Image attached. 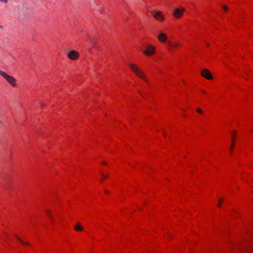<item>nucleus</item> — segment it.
<instances>
[{
    "mask_svg": "<svg viewBox=\"0 0 253 253\" xmlns=\"http://www.w3.org/2000/svg\"><path fill=\"white\" fill-rule=\"evenodd\" d=\"M128 66L132 73L136 77L141 79L146 83L149 82V79L144 71L134 62H130L128 63Z\"/></svg>",
    "mask_w": 253,
    "mask_h": 253,
    "instance_id": "1",
    "label": "nucleus"
},
{
    "mask_svg": "<svg viewBox=\"0 0 253 253\" xmlns=\"http://www.w3.org/2000/svg\"><path fill=\"white\" fill-rule=\"evenodd\" d=\"M182 46V44L178 41L169 42L168 44V48L170 51H176L179 50Z\"/></svg>",
    "mask_w": 253,
    "mask_h": 253,
    "instance_id": "2",
    "label": "nucleus"
},
{
    "mask_svg": "<svg viewBox=\"0 0 253 253\" xmlns=\"http://www.w3.org/2000/svg\"><path fill=\"white\" fill-rule=\"evenodd\" d=\"M156 47L152 44H148L146 46L145 50H143V53L145 56H151L156 53Z\"/></svg>",
    "mask_w": 253,
    "mask_h": 253,
    "instance_id": "3",
    "label": "nucleus"
},
{
    "mask_svg": "<svg viewBox=\"0 0 253 253\" xmlns=\"http://www.w3.org/2000/svg\"><path fill=\"white\" fill-rule=\"evenodd\" d=\"M185 11V8L181 6L176 8L174 10L172 15L175 19H180L183 16Z\"/></svg>",
    "mask_w": 253,
    "mask_h": 253,
    "instance_id": "4",
    "label": "nucleus"
},
{
    "mask_svg": "<svg viewBox=\"0 0 253 253\" xmlns=\"http://www.w3.org/2000/svg\"><path fill=\"white\" fill-rule=\"evenodd\" d=\"M0 74L7 81V82L13 87L17 86L16 80L12 76L8 75L4 72H0Z\"/></svg>",
    "mask_w": 253,
    "mask_h": 253,
    "instance_id": "5",
    "label": "nucleus"
},
{
    "mask_svg": "<svg viewBox=\"0 0 253 253\" xmlns=\"http://www.w3.org/2000/svg\"><path fill=\"white\" fill-rule=\"evenodd\" d=\"M66 56L71 60H77L80 57V53L76 50H71L67 53Z\"/></svg>",
    "mask_w": 253,
    "mask_h": 253,
    "instance_id": "6",
    "label": "nucleus"
},
{
    "mask_svg": "<svg viewBox=\"0 0 253 253\" xmlns=\"http://www.w3.org/2000/svg\"><path fill=\"white\" fill-rule=\"evenodd\" d=\"M153 17L156 20L160 22H164L166 20L165 15L161 11H156L153 14Z\"/></svg>",
    "mask_w": 253,
    "mask_h": 253,
    "instance_id": "7",
    "label": "nucleus"
},
{
    "mask_svg": "<svg viewBox=\"0 0 253 253\" xmlns=\"http://www.w3.org/2000/svg\"><path fill=\"white\" fill-rule=\"evenodd\" d=\"M201 75L202 77L208 80H212L213 79V76L211 72L207 69H204L201 71Z\"/></svg>",
    "mask_w": 253,
    "mask_h": 253,
    "instance_id": "8",
    "label": "nucleus"
},
{
    "mask_svg": "<svg viewBox=\"0 0 253 253\" xmlns=\"http://www.w3.org/2000/svg\"><path fill=\"white\" fill-rule=\"evenodd\" d=\"M157 40L161 43H165L168 39V35L163 32H160L157 36Z\"/></svg>",
    "mask_w": 253,
    "mask_h": 253,
    "instance_id": "9",
    "label": "nucleus"
},
{
    "mask_svg": "<svg viewBox=\"0 0 253 253\" xmlns=\"http://www.w3.org/2000/svg\"><path fill=\"white\" fill-rule=\"evenodd\" d=\"M237 135V132L236 130H233L231 132V143L230 145V152L232 153L234 149V146L236 142V138Z\"/></svg>",
    "mask_w": 253,
    "mask_h": 253,
    "instance_id": "10",
    "label": "nucleus"
},
{
    "mask_svg": "<svg viewBox=\"0 0 253 253\" xmlns=\"http://www.w3.org/2000/svg\"><path fill=\"white\" fill-rule=\"evenodd\" d=\"M74 229L77 232H81L84 230V227L80 222H77L74 227Z\"/></svg>",
    "mask_w": 253,
    "mask_h": 253,
    "instance_id": "11",
    "label": "nucleus"
},
{
    "mask_svg": "<svg viewBox=\"0 0 253 253\" xmlns=\"http://www.w3.org/2000/svg\"><path fill=\"white\" fill-rule=\"evenodd\" d=\"M108 177V175L107 174L102 173L101 178L100 179V182L102 183L103 182L104 180L107 179Z\"/></svg>",
    "mask_w": 253,
    "mask_h": 253,
    "instance_id": "12",
    "label": "nucleus"
},
{
    "mask_svg": "<svg viewBox=\"0 0 253 253\" xmlns=\"http://www.w3.org/2000/svg\"><path fill=\"white\" fill-rule=\"evenodd\" d=\"M223 202V200L222 199L220 198L218 200V203L217 204V206L218 207V208H221V205H222V203Z\"/></svg>",
    "mask_w": 253,
    "mask_h": 253,
    "instance_id": "13",
    "label": "nucleus"
},
{
    "mask_svg": "<svg viewBox=\"0 0 253 253\" xmlns=\"http://www.w3.org/2000/svg\"><path fill=\"white\" fill-rule=\"evenodd\" d=\"M196 111L197 113L201 114H202L203 113V110L201 108H198L196 109Z\"/></svg>",
    "mask_w": 253,
    "mask_h": 253,
    "instance_id": "14",
    "label": "nucleus"
},
{
    "mask_svg": "<svg viewBox=\"0 0 253 253\" xmlns=\"http://www.w3.org/2000/svg\"><path fill=\"white\" fill-rule=\"evenodd\" d=\"M21 243L24 246H28L29 245V244L28 242H24L23 241H22Z\"/></svg>",
    "mask_w": 253,
    "mask_h": 253,
    "instance_id": "15",
    "label": "nucleus"
},
{
    "mask_svg": "<svg viewBox=\"0 0 253 253\" xmlns=\"http://www.w3.org/2000/svg\"><path fill=\"white\" fill-rule=\"evenodd\" d=\"M222 8L225 11H227L228 10V7L226 5H223L222 6Z\"/></svg>",
    "mask_w": 253,
    "mask_h": 253,
    "instance_id": "16",
    "label": "nucleus"
},
{
    "mask_svg": "<svg viewBox=\"0 0 253 253\" xmlns=\"http://www.w3.org/2000/svg\"><path fill=\"white\" fill-rule=\"evenodd\" d=\"M16 238L17 239V240H18L20 243L21 242V241H22L21 238L18 236H16Z\"/></svg>",
    "mask_w": 253,
    "mask_h": 253,
    "instance_id": "17",
    "label": "nucleus"
},
{
    "mask_svg": "<svg viewBox=\"0 0 253 253\" xmlns=\"http://www.w3.org/2000/svg\"><path fill=\"white\" fill-rule=\"evenodd\" d=\"M2 2H6L7 0H0Z\"/></svg>",
    "mask_w": 253,
    "mask_h": 253,
    "instance_id": "18",
    "label": "nucleus"
},
{
    "mask_svg": "<svg viewBox=\"0 0 253 253\" xmlns=\"http://www.w3.org/2000/svg\"><path fill=\"white\" fill-rule=\"evenodd\" d=\"M207 46H210V43L209 42H207Z\"/></svg>",
    "mask_w": 253,
    "mask_h": 253,
    "instance_id": "19",
    "label": "nucleus"
},
{
    "mask_svg": "<svg viewBox=\"0 0 253 253\" xmlns=\"http://www.w3.org/2000/svg\"><path fill=\"white\" fill-rule=\"evenodd\" d=\"M105 192L106 193H108V191L107 190H105Z\"/></svg>",
    "mask_w": 253,
    "mask_h": 253,
    "instance_id": "20",
    "label": "nucleus"
},
{
    "mask_svg": "<svg viewBox=\"0 0 253 253\" xmlns=\"http://www.w3.org/2000/svg\"><path fill=\"white\" fill-rule=\"evenodd\" d=\"M102 164L106 165V163L105 162L102 163Z\"/></svg>",
    "mask_w": 253,
    "mask_h": 253,
    "instance_id": "21",
    "label": "nucleus"
},
{
    "mask_svg": "<svg viewBox=\"0 0 253 253\" xmlns=\"http://www.w3.org/2000/svg\"><path fill=\"white\" fill-rule=\"evenodd\" d=\"M252 132H253V128L252 129Z\"/></svg>",
    "mask_w": 253,
    "mask_h": 253,
    "instance_id": "22",
    "label": "nucleus"
}]
</instances>
